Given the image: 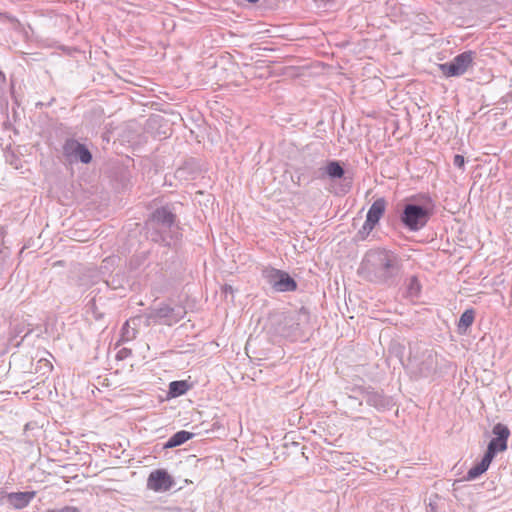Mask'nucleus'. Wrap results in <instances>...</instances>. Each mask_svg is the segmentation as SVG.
Returning a JSON list of instances; mask_svg holds the SVG:
<instances>
[{"label":"nucleus","instance_id":"obj_1","mask_svg":"<svg viewBox=\"0 0 512 512\" xmlns=\"http://www.w3.org/2000/svg\"><path fill=\"white\" fill-rule=\"evenodd\" d=\"M403 261L398 254L384 248L369 250L361 263L365 278L373 283L394 285L401 276Z\"/></svg>","mask_w":512,"mask_h":512},{"label":"nucleus","instance_id":"obj_2","mask_svg":"<svg viewBox=\"0 0 512 512\" xmlns=\"http://www.w3.org/2000/svg\"><path fill=\"white\" fill-rule=\"evenodd\" d=\"M147 234L152 241L166 246L179 236V226L176 215L168 207L157 208L146 221Z\"/></svg>","mask_w":512,"mask_h":512},{"label":"nucleus","instance_id":"obj_3","mask_svg":"<svg viewBox=\"0 0 512 512\" xmlns=\"http://www.w3.org/2000/svg\"><path fill=\"white\" fill-rule=\"evenodd\" d=\"M307 319V311L301 308L299 311L275 314L270 321L275 333L285 338L296 339L303 335L302 324Z\"/></svg>","mask_w":512,"mask_h":512},{"label":"nucleus","instance_id":"obj_4","mask_svg":"<svg viewBox=\"0 0 512 512\" xmlns=\"http://www.w3.org/2000/svg\"><path fill=\"white\" fill-rule=\"evenodd\" d=\"M413 199L403 205L399 218L405 228L416 232L427 225L433 215L434 205L429 197H427V203L424 205L414 203Z\"/></svg>","mask_w":512,"mask_h":512},{"label":"nucleus","instance_id":"obj_5","mask_svg":"<svg viewBox=\"0 0 512 512\" xmlns=\"http://www.w3.org/2000/svg\"><path fill=\"white\" fill-rule=\"evenodd\" d=\"M186 314L185 308L182 306H169L167 304H161L158 307L149 308L144 314L145 325H173L179 322Z\"/></svg>","mask_w":512,"mask_h":512},{"label":"nucleus","instance_id":"obj_6","mask_svg":"<svg viewBox=\"0 0 512 512\" xmlns=\"http://www.w3.org/2000/svg\"><path fill=\"white\" fill-rule=\"evenodd\" d=\"M262 276L277 292H291L297 289L296 281L283 270L267 267L262 270Z\"/></svg>","mask_w":512,"mask_h":512},{"label":"nucleus","instance_id":"obj_7","mask_svg":"<svg viewBox=\"0 0 512 512\" xmlns=\"http://www.w3.org/2000/svg\"><path fill=\"white\" fill-rule=\"evenodd\" d=\"M475 54L473 51H465L454 57L452 61L441 64L440 70L446 77L461 76L472 65Z\"/></svg>","mask_w":512,"mask_h":512},{"label":"nucleus","instance_id":"obj_8","mask_svg":"<svg viewBox=\"0 0 512 512\" xmlns=\"http://www.w3.org/2000/svg\"><path fill=\"white\" fill-rule=\"evenodd\" d=\"M356 395H349V400H357L358 396H361L369 406L376 408L377 410H386L392 406V400L390 397L385 396L381 392L370 390L369 388L359 387L353 390Z\"/></svg>","mask_w":512,"mask_h":512},{"label":"nucleus","instance_id":"obj_9","mask_svg":"<svg viewBox=\"0 0 512 512\" xmlns=\"http://www.w3.org/2000/svg\"><path fill=\"white\" fill-rule=\"evenodd\" d=\"M409 363L416 369L420 376L429 377L437 369V353L430 349H425L421 354V359L410 355Z\"/></svg>","mask_w":512,"mask_h":512},{"label":"nucleus","instance_id":"obj_10","mask_svg":"<svg viewBox=\"0 0 512 512\" xmlns=\"http://www.w3.org/2000/svg\"><path fill=\"white\" fill-rule=\"evenodd\" d=\"M63 154L69 162H81L89 164L92 161V153L76 139H67L63 145Z\"/></svg>","mask_w":512,"mask_h":512},{"label":"nucleus","instance_id":"obj_11","mask_svg":"<svg viewBox=\"0 0 512 512\" xmlns=\"http://www.w3.org/2000/svg\"><path fill=\"white\" fill-rule=\"evenodd\" d=\"M174 485V479L164 469H156L152 471L147 479V488L155 492H166Z\"/></svg>","mask_w":512,"mask_h":512},{"label":"nucleus","instance_id":"obj_12","mask_svg":"<svg viewBox=\"0 0 512 512\" xmlns=\"http://www.w3.org/2000/svg\"><path fill=\"white\" fill-rule=\"evenodd\" d=\"M318 179H329L335 181L337 179H345V170L340 161L330 160L325 166L318 169Z\"/></svg>","mask_w":512,"mask_h":512},{"label":"nucleus","instance_id":"obj_13","mask_svg":"<svg viewBox=\"0 0 512 512\" xmlns=\"http://www.w3.org/2000/svg\"><path fill=\"white\" fill-rule=\"evenodd\" d=\"M386 208V201L384 198L376 199L370 206L366 219L370 224H377L383 216Z\"/></svg>","mask_w":512,"mask_h":512},{"label":"nucleus","instance_id":"obj_14","mask_svg":"<svg viewBox=\"0 0 512 512\" xmlns=\"http://www.w3.org/2000/svg\"><path fill=\"white\" fill-rule=\"evenodd\" d=\"M35 492H12L8 494V502L15 508L21 509L26 507L34 498Z\"/></svg>","mask_w":512,"mask_h":512},{"label":"nucleus","instance_id":"obj_15","mask_svg":"<svg viewBox=\"0 0 512 512\" xmlns=\"http://www.w3.org/2000/svg\"><path fill=\"white\" fill-rule=\"evenodd\" d=\"M491 462L492 460L484 455L479 463H477L475 466L468 470L467 474L464 476V479L467 481L476 479L481 474L487 471Z\"/></svg>","mask_w":512,"mask_h":512},{"label":"nucleus","instance_id":"obj_16","mask_svg":"<svg viewBox=\"0 0 512 512\" xmlns=\"http://www.w3.org/2000/svg\"><path fill=\"white\" fill-rule=\"evenodd\" d=\"M194 434L185 430L176 432L171 436L168 441L164 444V448H174L184 444L186 441L193 438Z\"/></svg>","mask_w":512,"mask_h":512},{"label":"nucleus","instance_id":"obj_17","mask_svg":"<svg viewBox=\"0 0 512 512\" xmlns=\"http://www.w3.org/2000/svg\"><path fill=\"white\" fill-rule=\"evenodd\" d=\"M507 449V442L498 440V438L494 437L491 439L487 446V450L485 452V456L489 459L493 460L498 452H503Z\"/></svg>","mask_w":512,"mask_h":512},{"label":"nucleus","instance_id":"obj_18","mask_svg":"<svg viewBox=\"0 0 512 512\" xmlns=\"http://www.w3.org/2000/svg\"><path fill=\"white\" fill-rule=\"evenodd\" d=\"M140 318L141 317H135L133 319L127 320L124 323V325L121 329V341L128 342V341L135 339L137 330L135 327H131L130 324L132 323L133 325H135V322L137 320H140Z\"/></svg>","mask_w":512,"mask_h":512},{"label":"nucleus","instance_id":"obj_19","mask_svg":"<svg viewBox=\"0 0 512 512\" xmlns=\"http://www.w3.org/2000/svg\"><path fill=\"white\" fill-rule=\"evenodd\" d=\"M475 319V312L473 309H467L465 310L462 315L460 316L459 322H458V329L459 330H466L468 327H470Z\"/></svg>","mask_w":512,"mask_h":512},{"label":"nucleus","instance_id":"obj_20","mask_svg":"<svg viewBox=\"0 0 512 512\" xmlns=\"http://www.w3.org/2000/svg\"><path fill=\"white\" fill-rule=\"evenodd\" d=\"M189 385L186 381H173L169 385V394L172 397H178L187 392Z\"/></svg>","mask_w":512,"mask_h":512},{"label":"nucleus","instance_id":"obj_21","mask_svg":"<svg viewBox=\"0 0 512 512\" xmlns=\"http://www.w3.org/2000/svg\"><path fill=\"white\" fill-rule=\"evenodd\" d=\"M492 433L494 434V436L496 438H498V440H502V441H505V442H507V440H508V438L510 436L509 428L506 425L502 424V423H497L493 427Z\"/></svg>","mask_w":512,"mask_h":512},{"label":"nucleus","instance_id":"obj_22","mask_svg":"<svg viewBox=\"0 0 512 512\" xmlns=\"http://www.w3.org/2000/svg\"><path fill=\"white\" fill-rule=\"evenodd\" d=\"M376 224H370L366 219L362 228L358 231V236L361 240H364L370 232L374 229Z\"/></svg>","mask_w":512,"mask_h":512},{"label":"nucleus","instance_id":"obj_23","mask_svg":"<svg viewBox=\"0 0 512 512\" xmlns=\"http://www.w3.org/2000/svg\"><path fill=\"white\" fill-rule=\"evenodd\" d=\"M420 290V284L416 277H412L409 284L410 293H417Z\"/></svg>","mask_w":512,"mask_h":512},{"label":"nucleus","instance_id":"obj_24","mask_svg":"<svg viewBox=\"0 0 512 512\" xmlns=\"http://www.w3.org/2000/svg\"><path fill=\"white\" fill-rule=\"evenodd\" d=\"M453 164H454L456 167H458V168L462 169V168L464 167V165H465L464 157H463L462 155L456 154V155L454 156V159H453Z\"/></svg>","mask_w":512,"mask_h":512},{"label":"nucleus","instance_id":"obj_25","mask_svg":"<svg viewBox=\"0 0 512 512\" xmlns=\"http://www.w3.org/2000/svg\"><path fill=\"white\" fill-rule=\"evenodd\" d=\"M49 512H80V510L74 506H65L61 509L51 510Z\"/></svg>","mask_w":512,"mask_h":512},{"label":"nucleus","instance_id":"obj_26","mask_svg":"<svg viewBox=\"0 0 512 512\" xmlns=\"http://www.w3.org/2000/svg\"><path fill=\"white\" fill-rule=\"evenodd\" d=\"M91 308H92V313H93L94 319L95 320H100L102 318V314L98 313V311H97V309L95 307V302L94 301L92 302Z\"/></svg>","mask_w":512,"mask_h":512},{"label":"nucleus","instance_id":"obj_27","mask_svg":"<svg viewBox=\"0 0 512 512\" xmlns=\"http://www.w3.org/2000/svg\"><path fill=\"white\" fill-rule=\"evenodd\" d=\"M223 290L225 293H233V288L230 285H225Z\"/></svg>","mask_w":512,"mask_h":512},{"label":"nucleus","instance_id":"obj_28","mask_svg":"<svg viewBox=\"0 0 512 512\" xmlns=\"http://www.w3.org/2000/svg\"><path fill=\"white\" fill-rule=\"evenodd\" d=\"M126 352H127L126 349H123L122 351H119V358H122V355H125Z\"/></svg>","mask_w":512,"mask_h":512},{"label":"nucleus","instance_id":"obj_29","mask_svg":"<svg viewBox=\"0 0 512 512\" xmlns=\"http://www.w3.org/2000/svg\"><path fill=\"white\" fill-rule=\"evenodd\" d=\"M126 352H127L126 349H123L122 351H119V358H122V355H125Z\"/></svg>","mask_w":512,"mask_h":512}]
</instances>
